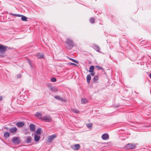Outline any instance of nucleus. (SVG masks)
I'll list each match as a JSON object with an SVG mask.
<instances>
[{
    "mask_svg": "<svg viewBox=\"0 0 151 151\" xmlns=\"http://www.w3.org/2000/svg\"><path fill=\"white\" fill-rule=\"evenodd\" d=\"M36 57L38 59L44 58V57L43 54L42 53H38Z\"/></svg>",
    "mask_w": 151,
    "mask_h": 151,
    "instance_id": "nucleus-13",
    "label": "nucleus"
},
{
    "mask_svg": "<svg viewBox=\"0 0 151 151\" xmlns=\"http://www.w3.org/2000/svg\"><path fill=\"white\" fill-rule=\"evenodd\" d=\"M91 76L90 75H88L86 77V79L87 82L89 83L90 81L91 80Z\"/></svg>",
    "mask_w": 151,
    "mask_h": 151,
    "instance_id": "nucleus-20",
    "label": "nucleus"
},
{
    "mask_svg": "<svg viewBox=\"0 0 151 151\" xmlns=\"http://www.w3.org/2000/svg\"><path fill=\"white\" fill-rule=\"evenodd\" d=\"M49 89L52 91H53L54 92H56L58 90V89L56 87L52 86L50 87H49Z\"/></svg>",
    "mask_w": 151,
    "mask_h": 151,
    "instance_id": "nucleus-12",
    "label": "nucleus"
},
{
    "mask_svg": "<svg viewBox=\"0 0 151 151\" xmlns=\"http://www.w3.org/2000/svg\"><path fill=\"white\" fill-rule=\"evenodd\" d=\"M42 120L47 122H50L52 120L50 115H47L42 117Z\"/></svg>",
    "mask_w": 151,
    "mask_h": 151,
    "instance_id": "nucleus-3",
    "label": "nucleus"
},
{
    "mask_svg": "<svg viewBox=\"0 0 151 151\" xmlns=\"http://www.w3.org/2000/svg\"><path fill=\"white\" fill-rule=\"evenodd\" d=\"M65 43L69 49H71L73 47V41L69 38L66 39L65 41Z\"/></svg>",
    "mask_w": 151,
    "mask_h": 151,
    "instance_id": "nucleus-1",
    "label": "nucleus"
},
{
    "mask_svg": "<svg viewBox=\"0 0 151 151\" xmlns=\"http://www.w3.org/2000/svg\"><path fill=\"white\" fill-rule=\"evenodd\" d=\"M9 14L11 15H14V16H17V14H13L11 13H10Z\"/></svg>",
    "mask_w": 151,
    "mask_h": 151,
    "instance_id": "nucleus-32",
    "label": "nucleus"
},
{
    "mask_svg": "<svg viewBox=\"0 0 151 151\" xmlns=\"http://www.w3.org/2000/svg\"><path fill=\"white\" fill-rule=\"evenodd\" d=\"M21 17V19L22 21H27V18L26 17L24 16L23 15H22Z\"/></svg>",
    "mask_w": 151,
    "mask_h": 151,
    "instance_id": "nucleus-24",
    "label": "nucleus"
},
{
    "mask_svg": "<svg viewBox=\"0 0 151 151\" xmlns=\"http://www.w3.org/2000/svg\"><path fill=\"white\" fill-rule=\"evenodd\" d=\"M30 61H29V63L30 64V65L31 66V63H30Z\"/></svg>",
    "mask_w": 151,
    "mask_h": 151,
    "instance_id": "nucleus-39",
    "label": "nucleus"
},
{
    "mask_svg": "<svg viewBox=\"0 0 151 151\" xmlns=\"http://www.w3.org/2000/svg\"><path fill=\"white\" fill-rule=\"evenodd\" d=\"M12 141L15 145H18L20 142L19 138L17 137H14L12 139Z\"/></svg>",
    "mask_w": 151,
    "mask_h": 151,
    "instance_id": "nucleus-4",
    "label": "nucleus"
},
{
    "mask_svg": "<svg viewBox=\"0 0 151 151\" xmlns=\"http://www.w3.org/2000/svg\"><path fill=\"white\" fill-rule=\"evenodd\" d=\"M99 76H94V78L93 79L94 82L97 83V81L99 79Z\"/></svg>",
    "mask_w": 151,
    "mask_h": 151,
    "instance_id": "nucleus-19",
    "label": "nucleus"
},
{
    "mask_svg": "<svg viewBox=\"0 0 151 151\" xmlns=\"http://www.w3.org/2000/svg\"><path fill=\"white\" fill-rule=\"evenodd\" d=\"M27 140L26 142L28 143H31L32 141V138L31 137L28 136L26 137Z\"/></svg>",
    "mask_w": 151,
    "mask_h": 151,
    "instance_id": "nucleus-16",
    "label": "nucleus"
},
{
    "mask_svg": "<svg viewBox=\"0 0 151 151\" xmlns=\"http://www.w3.org/2000/svg\"><path fill=\"white\" fill-rule=\"evenodd\" d=\"M34 138L35 141L36 142H37L39 141L40 138V136L36 134L35 135Z\"/></svg>",
    "mask_w": 151,
    "mask_h": 151,
    "instance_id": "nucleus-17",
    "label": "nucleus"
},
{
    "mask_svg": "<svg viewBox=\"0 0 151 151\" xmlns=\"http://www.w3.org/2000/svg\"><path fill=\"white\" fill-rule=\"evenodd\" d=\"M80 146L79 144H76L73 146V149L75 150H78L80 147Z\"/></svg>",
    "mask_w": 151,
    "mask_h": 151,
    "instance_id": "nucleus-10",
    "label": "nucleus"
},
{
    "mask_svg": "<svg viewBox=\"0 0 151 151\" xmlns=\"http://www.w3.org/2000/svg\"><path fill=\"white\" fill-rule=\"evenodd\" d=\"M30 129L31 131H34L35 130V125L32 124H31L29 126Z\"/></svg>",
    "mask_w": 151,
    "mask_h": 151,
    "instance_id": "nucleus-14",
    "label": "nucleus"
},
{
    "mask_svg": "<svg viewBox=\"0 0 151 151\" xmlns=\"http://www.w3.org/2000/svg\"><path fill=\"white\" fill-rule=\"evenodd\" d=\"M149 76L150 78H151V73L149 74Z\"/></svg>",
    "mask_w": 151,
    "mask_h": 151,
    "instance_id": "nucleus-37",
    "label": "nucleus"
},
{
    "mask_svg": "<svg viewBox=\"0 0 151 151\" xmlns=\"http://www.w3.org/2000/svg\"><path fill=\"white\" fill-rule=\"evenodd\" d=\"M70 65H76L75 63H70Z\"/></svg>",
    "mask_w": 151,
    "mask_h": 151,
    "instance_id": "nucleus-35",
    "label": "nucleus"
},
{
    "mask_svg": "<svg viewBox=\"0 0 151 151\" xmlns=\"http://www.w3.org/2000/svg\"><path fill=\"white\" fill-rule=\"evenodd\" d=\"M35 116L37 117L39 119L42 120V114L39 112H37L36 113Z\"/></svg>",
    "mask_w": 151,
    "mask_h": 151,
    "instance_id": "nucleus-9",
    "label": "nucleus"
},
{
    "mask_svg": "<svg viewBox=\"0 0 151 151\" xmlns=\"http://www.w3.org/2000/svg\"><path fill=\"white\" fill-rule=\"evenodd\" d=\"M70 60L72 61L73 62H74V63H76V64H78V62L75 60H74V59H71V58L70 59Z\"/></svg>",
    "mask_w": 151,
    "mask_h": 151,
    "instance_id": "nucleus-30",
    "label": "nucleus"
},
{
    "mask_svg": "<svg viewBox=\"0 0 151 151\" xmlns=\"http://www.w3.org/2000/svg\"><path fill=\"white\" fill-rule=\"evenodd\" d=\"M81 102L82 104H85L88 102V101L87 99L85 98H82L81 99Z\"/></svg>",
    "mask_w": 151,
    "mask_h": 151,
    "instance_id": "nucleus-18",
    "label": "nucleus"
},
{
    "mask_svg": "<svg viewBox=\"0 0 151 151\" xmlns=\"http://www.w3.org/2000/svg\"><path fill=\"white\" fill-rule=\"evenodd\" d=\"M54 98L56 99L60 100L62 101H65L66 100L65 99H64L61 97H60L59 96H55Z\"/></svg>",
    "mask_w": 151,
    "mask_h": 151,
    "instance_id": "nucleus-15",
    "label": "nucleus"
},
{
    "mask_svg": "<svg viewBox=\"0 0 151 151\" xmlns=\"http://www.w3.org/2000/svg\"><path fill=\"white\" fill-rule=\"evenodd\" d=\"M94 68V67L93 66H91L89 68V72L90 73H92L93 72Z\"/></svg>",
    "mask_w": 151,
    "mask_h": 151,
    "instance_id": "nucleus-21",
    "label": "nucleus"
},
{
    "mask_svg": "<svg viewBox=\"0 0 151 151\" xmlns=\"http://www.w3.org/2000/svg\"><path fill=\"white\" fill-rule=\"evenodd\" d=\"M17 129L16 127H13L9 129V131L11 133H15L17 131Z\"/></svg>",
    "mask_w": 151,
    "mask_h": 151,
    "instance_id": "nucleus-7",
    "label": "nucleus"
},
{
    "mask_svg": "<svg viewBox=\"0 0 151 151\" xmlns=\"http://www.w3.org/2000/svg\"><path fill=\"white\" fill-rule=\"evenodd\" d=\"M109 138V135L106 134H104L102 135V138L103 140H106Z\"/></svg>",
    "mask_w": 151,
    "mask_h": 151,
    "instance_id": "nucleus-11",
    "label": "nucleus"
},
{
    "mask_svg": "<svg viewBox=\"0 0 151 151\" xmlns=\"http://www.w3.org/2000/svg\"><path fill=\"white\" fill-rule=\"evenodd\" d=\"M94 19L93 18H91L90 19V22L91 23H94Z\"/></svg>",
    "mask_w": 151,
    "mask_h": 151,
    "instance_id": "nucleus-31",
    "label": "nucleus"
},
{
    "mask_svg": "<svg viewBox=\"0 0 151 151\" xmlns=\"http://www.w3.org/2000/svg\"><path fill=\"white\" fill-rule=\"evenodd\" d=\"M96 67L98 68L99 70H104V69L100 66L97 65L96 66Z\"/></svg>",
    "mask_w": 151,
    "mask_h": 151,
    "instance_id": "nucleus-28",
    "label": "nucleus"
},
{
    "mask_svg": "<svg viewBox=\"0 0 151 151\" xmlns=\"http://www.w3.org/2000/svg\"><path fill=\"white\" fill-rule=\"evenodd\" d=\"M92 125L93 124L91 123L86 124L87 127L89 128H91L92 127Z\"/></svg>",
    "mask_w": 151,
    "mask_h": 151,
    "instance_id": "nucleus-26",
    "label": "nucleus"
},
{
    "mask_svg": "<svg viewBox=\"0 0 151 151\" xmlns=\"http://www.w3.org/2000/svg\"><path fill=\"white\" fill-rule=\"evenodd\" d=\"M36 133L39 134H41V129L40 128H38L37 129Z\"/></svg>",
    "mask_w": 151,
    "mask_h": 151,
    "instance_id": "nucleus-27",
    "label": "nucleus"
},
{
    "mask_svg": "<svg viewBox=\"0 0 151 151\" xmlns=\"http://www.w3.org/2000/svg\"><path fill=\"white\" fill-rule=\"evenodd\" d=\"M136 146L134 144L129 143L124 146V148L126 150L133 149L135 148Z\"/></svg>",
    "mask_w": 151,
    "mask_h": 151,
    "instance_id": "nucleus-2",
    "label": "nucleus"
},
{
    "mask_svg": "<svg viewBox=\"0 0 151 151\" xmlns=\"http://www.w3.org/2000/svg\"><path fill=\"white\" fill-rule=\"evenodd\" d=\"M2 100V97L1 96H0V101H1Z\"/></svg>",
    "mask_w": 151,
    "mask_h": 151,
    "instance_id": "nucleus-36",
    "label": "nucleus"
},
{
    "mask_svg": "<svg viewBox=\"0 0 151 151\" xmlns=\"http://www.w3.org/2000/svg\"><path fill=\"white\" fill-rule=\"evenodd\" d=\"M10 135V133L8 132H5L4 134V137L6 138L8 137H9Z\"/></svg>",
    "mask_w": 151,
    "mask_h": 151,
    "instance_id": "nucleus-22",
    "label": "nucleus"
},
{
    "mask_svg": "<svg viewBox=\"0 0 151 151\" xmlns=\"http://www.w3.org/2000/svg\"><path fill=\"white\" fill-rule=\"evenodd\" d=\"M95 49L98 52H100V48L97 45H95L94 46Z\"/></svg>",
    "mask_w": 151,
    "mask_h": 151,
    "instance_id": "nucleus-25",
    "label": "nucleus"
},
{
    "mask_svg": "<svg viewBox=\"0 0 151 151\" xmlns=\"http://www.w3.org/2000/svg\"><path fill=\"white\" fill-rule=\"evenodd\" d=\"M25 124L23 122H18L16 123L17 126L18 127H22Z\"/></svg>",
    "mask_w": 151,
    "mask_h": 151,
    "instance_id": "nucleus-8",
    "label": "nucleus"
},
{
    "mask_svg": "<svg viewBox=\"0 0 151 151\" xmlns=\"http://www.w3.org/2000/svg\"><path fill=\"white\" fill-rule=\"evenodd\" d=\"M95 72H92L91 73V75L92 76H93L95 75Z\"/></svg>",
    "mask_w": 151,
    "mask_h": 151,
    "instance_id": "nucleus-33",
    "label": "nucleus"
},
{
    "mask_svg": "<svg viewBox=\"0 0 151 151\" xmlns=\"http://www.w3.org/2000/svg\"><path fill=\"white\" fill-rule=\"evenodd\" d=\"M17 77H18V78H20V77H21V76H20V75H18V76H17Z\"/></svg>",
    "mask_w": 151,
    "mask_h": 151,
    "instance_id": "nucleus-38",
    "label": "nucleus"
},
{
    "mask_svg": "<svg viewBox=\"0 0 151 151\" xmlns=\"http://www.w3.org/2000/svg\"><path fill=\"white\" fill-rule=\"evenodd\" d=\"M57 136L55 134H53L49 136L48 137V141L49 142H51L52 140L56 137Z\"/></svg>",
    "mask_w": 151,
    "mask_h": 151,
    "instance_id": "nucleus-5",
    "label": "nucleus"
},
{
    "mask_svg": "<svg viewBox=\"0 0 151 151\" xmlns=\"http://www.w3.org/2000/svg\"><path fill=\"white\" fill-rule=\"evenodd\" d=\"M7 49V47L2 45H0V52L3 53Z\"/></svg>",
    "mask_w": 151,
    "mask_h": 151,
    "instance_id": "nucleus-6",
    "label": "nucleus"
},
{
    "mask_svg": "<svg viewBox=\"0 0 151 151\" xmlns=\"http://www.w3.org/2000/svg\"><path fill=\"white\" fill-rule=\"evenodd\" d=\"M21 16H22V15H19V14H17L16 16L18 17H20Z\"/></svg>",
    "mask_w": 151,
    "mask_h": 151,
    "instance_id": "nucleus-34",
    "label": "nucleus"
},
{
    "mask_svg": "<svg viewBox=\"0 0 151 151\" xmlns=\"http://www.w3.org/2000/svg\"><path fill=\"white\" fill-rule=\"evenodd\" d=\"M71 110L73 112L75 113H78L79 112V111L76 109L72 108L71 109Z\"/></svg>",
    "mask_w": 151,
    "mask_h": 151,
    "instance_id": "nucleus-23",
    "label": "nucleus"
},
{
    "mask_svg": "<svg viewBox=\"0 0 151 151\" xmlns=\"http://www.w3.org/2000/svg\"><path fill=\"white\" fill-rule=\"evenodd\" d=\"M51 81L53 82H55L56 81V79L55 78H52L51 79Z\"/></svg>",
    "mask_w": 151,
    "mask_h": 151,
    "instance_id": "nucleus-29",
    "label": "nucleus"
}]
</instances>
